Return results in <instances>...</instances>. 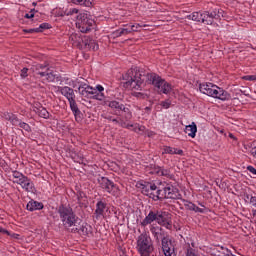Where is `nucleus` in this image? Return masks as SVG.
<instances>
[{
    "mask_svg": "<svg viewBox=\"0 0 256 256\" xmlns=\"http://www.w3.org/2000/svg\"><path fill=\"white\" fill-rule=\"evenodd\" d=\"M136 187L141 190L143 195H147L150 199L154 201H159V199H179V190L171 184H166V186L161 189L155 184L137 182Z\"/></svg>",
    "mask_w": 256,
    "mask_h": 256,
    "instance_id": "obj_1",
    "label": "nucleus"
},
{
    "mask_svg": "<svg viewBox=\"0 0 256 256\" xmlns=\"http://www.w3.org/2000/svg\"><path fill=\"white\" fill-rule=\"evenodd\" d=\"M124 87L126 89H130L133 91L132 95L134 97H145V95L141 92H135V91H140V89L143 88V82L145 81V76L141 74V72L137 70H129L125 75H124Z\"/></svg>",
    "mask_w": 256,
    "mask_h": 256,
    "instance_id": "obj_2",
    "label": "nucleus"
},
{
    "mask_svg": "<svg viewBox=\"0 0 256 256\" xmlns=\"http://www.w3.org/2000/svg\"><path fill=\"white\" fill-rule=\"evenodd\" d=\"M199 89L200 93L213 97V99H219L220 101H229L231 99L229 92L210 82L200 84Z\"/></svg>",
    "mask_w": 256,
    "mask_h": 256,
    "instance_id": "obj_3",
    "label": "nucleus"
},
{
    "mask_svg": "<svg viewBox=\"0 0 256 256\" xmlns=\"http://www.w3.org/2000/svg\"><path fill=\"white\" fill-rule=\"evenodd\" d=\"M78 91L82 97H87L88 99H95L96 101H105V88L98 84L95 88L92 86L81 83L78 85Z\"/></svg>",
    "mask_w": 256,
    "mask_h": 256,
    "instance_id": "obj_4",
    "label": "nucleus"
},
{
    "mask_svg": "<svg viewBox=\"0 0 256 256\" xmlns=\"http://www.w3.org/2000/svg\"><path fill=\"white\" fill-rule=\"evenodd\" d=\"M153 221H156L158 225H163L164 227H171V220H169V213L161 211H150L148 215L143 219L141 225L147 227L151 225Z\"/></svg>",
    "mask_w": 256,
    "mask_h": 256,
    "instance_id": "obj_5",
    "label": "nucleus"
},
{
    "mask_svg": "<svg viewBox=\"0 0 256 256\" xmlns=\"http://www.w3.org/2000/svg\"><path fill=\"white\" fill-rule=\"evenodd\" d=\"M136 249L141 256L151 255L152 251L154 250V247L153 240L151 239V236L148 233L144 232L137 237Z\"/></svg>",
    "mask_w": 256,
    "mask_h": 256,
    "instance_id": "obj_6",
    "label": "nucleus"
},
{
    "mask_svg": "<svg viewBox=\"0 0 256 256\" xmlns=\"http://www.w3.org/2000/svg\"><path fill=\"white\" fill-rule=\"evenodd\" d=\"M221 17V11L214 10L212 12H193L187 16L190 21H196L197 23H204V25H213L214 19H219Z\"/></svg>",
    "mask_w": 256,
    "mask_h": 256,
    "instance_id": "obj_7",
    "label": "nucleus"
},
{
    "mask_svg": "<svg viewBox=\"0 0 256 256\" xmlns=\"http://www.w3.org/2000/svg\"><path fill=\"white\" fill-rule=\"evenodd\" d=\"M58 213L60 215V219L64 225V227H77V225H81V219L75 216L73 210L71 208H67L65 206H60L58 209Z\"/></svg>",
    "mask_w": 256,
    "mask_h": 256,
    "instance_id": "obj_8",
    "label": "nucleus"
},
{
    "mask_svg": "<svg viewBox=\"0 0 256 256\" xmlns=\"http://www.w3.org/2000/svg\"><path fill=\"white\" fill-rule=\"evenodd\" d=\"M58 91L69 101L70 109L74 113L76 120L81 119V110H79L77 102H75V92L73 89L68 86L58 87Z\"/></svg>",
    "mask_w": 256,
    "mask_h": 256,
    "instance_id": "obj_9",
    "label": "nucleus"
},
{
    "mask_svg": "<svg viewBox=\"0 0 256 256\" xmlns=\"http://www.w3.org/2000/svg\"><path fill=\"white\" fill-rule=\"evenodd\" d=\"M12 178L13 183L20 185L24 191H27V193H35V184L31 179H29V177L23 175V173L19 171H13Z\"/></svg>",
    "mask_w": 256,
    "mask_h": 256,
    "instance_id": "obj_10",
    "label": "nucleus"
},
{
    "mask_svg": "<svg viewBox=\"0 0 256 256\" xmlns=\"http://www.w3.org/2000/svg\"><path fill=\"white\" fill-rule=\"evenodd\" d=\"M76 27L81 33H89L95 27V20L87 13H80L76 17Z\"/></svg>",
    "mask_w": 256,
    "mask_h": 256,
    "instance_id": "obj_11",
    "label": "nucleus"
},
{
    "mask_svg": "<svg viewBox=\"0 0 256 256\" xmlns=\"http://www.w3.org/2000/svg\"><path fill=\"white\" fill-rule=\"evenodd\" d=\"M147 79L149 83L154 85L155 89H157L158 93H164V95H167L168 93H171V84L169 82L161 79L157 74H148Z\"/></svg>",
    "mask_w": 256,
    "mask_h": 256,
    "instance_id": "obj_12",
    "label": "nucleus"
},
{
    "mask_svg": "<svg viewBox=\"0 0 256 256\" xmlns=\"http://www.w3.org/2000/svg\"><path fill=\"white\" fill-rule=\"evenodd\" d=\"M100 187L110 193V195H114V197H119L120 190L115 183L111 182L108 178L102 177L99 179Z\"/></svg>",
    "mask_w": 256,
    "mask_h": 256,
    "instance_id": "obj_13",
    "label": "nucleus"
},
{
    "mask_svg": "<svg viewBox=\"0 0 256 256\" xmlns=\"http://www.w3.org/2000/svg\"><path fill=\"white\" fill-rule=\"evenodd\" d=\"M36 71H38V75H40V77H44L46 79V81H48L49 83L55 81V76L53 74V72H51V70H49V68H47V66H43L41 64L36 65Z\"/></svg>",
    "mask_w": 256,
    "mask_h": 256,
    "instance_id": "obj_14",
    "label": "nucleus"
},
{
    "mask_svg": "<svg viewBox=\"0 0 256 256\" xmlns=\"http://www.w3.org/2000/svg\"><path fill=\"white\" fill-rule=\"evenodd\" d=\"M5 119H7V121H10L12 123V125H18V127H20L21 129H24V131H31V126H29V124L25 123V122H21L19 119H17V116H15V114L12 113H6L5 114Z\"/></svg>",
    "mask_w": 256,
    "mask_h": 256,
    "instance_id": "obj_15",
    "label": "nucleus"
},
{
    "mask_svg": "<svg viewBox=\"0 0 256 256\" xmlns=\"http://www.w3.org/2000/svg\"><path fill=\"white\" fill-rule=\"evenodd\" d=\"M162 251L165 256H177L175 254V247H173V244L167 238L162 239Z\"/></svg>",
    "mask_w": 256,
    "mask_h": 256,
    "instance_id": "obj_16",
    "label": "nucleus"
},
{
    "mask_svg": "<svg viewBox=\"0 0 256 256\" xmlns=\"http://www.w3.org/2000/svg\"><path fill=\"white\" fill-rule=\"evenodd\" d=\"M108 106L111 109H114V111H123V113H126L127 119H131V111H129V108H126L123 104H119L117 101H111L108 103Z\"/></svg>",
    "mask_w": 256,
    "mask_h": 256,
    "instance_id": "obj_17",
    "label": "nucleus"
},
{
    "mask_svg": "<svg viewBox=\"0 0 256 256\" xmlns=\"http://www.w3.org/2000/svg\"><path fill=\"white\" fill-rule=\"evenodd\" d=\"M72 233H81L82 235H89L91 233V226L86 223L77 224L75 228L72 229Z\"/></svg>",
    "mask_w": 256,
    "mask_h": 256,
    "instance_id": "obj_18",
    "label": "nucleus"
},
{
    "mask_svg": "<svg viewBox=\"0 0 256 256\" xmlns=\"http://www.w3.org/2000/svg\"><path fill=\"white\" fill-rule=\"evenodd\" d=\"M150 173L152 175H159L160 177H167V175H169V170L163 169L159 166H151Z\"/></svg>",
    "mask_w": 256,
    "mask_h": 256,
    "instance_id": "obj_19",
    "label": "nucleus"
},
{
    "mask_svg": "<svg viewBox=\"0 0 256 256\" xmlns=\"http://www.w3.org/2000/svg\"><path fill=\"white\" fill-rule=\"evenodd\" d=\"M185 133L186 135H188V137L195 139L197 135V124H195V122H192L190 125H187L185 127Z\"/></svg>",
    "mask_w": 256,
    "mask_h": 256,
    "instance_id": "obj_20",
    "label": "nucleus"
},
{
    "mask_svg": "<svg viewBox=\"0 0 256 256\" xmlns=\"http://www.w3.org/2000/svg\"><path fill=\"white\" fill-rule=\"evenodd\" d=\"M27 211H41L43 209V203L31 200L27 203Z\"/></svg>",
    "mask_w": 256,
    "mask_h": 256,
    "instance_id": "obj_21",
    "label": "nucleus"
},
{
    "mask_svg": "<svg viewBox=\"0 0 256 256\" xmlns=\"http://www.w3.org/2000/svg\"><path fill=\"white\" fill-rule=\"evenodd\" d=\"M33 111L39 115V117H42L43 119H49V111L47 109L43 108V106H34Z\"/></svg>",
    "mask_w": 256,
    "mask_h": 256,
    "instance_id": "obj_22",
    "label": "nucleus"
},
{
    "mask_svg": "<svg viewBox=\"0 0 256 256\" xmlns=\"http://www.w3.org/2000/svg\"><path fill=\"white\" fill-rule=\"evenodd\" d=\"M122 127L131 129V131H135L136 133H143V131H145V126H141L139 124H123Z\"/></svg>",
    "mask_w": 256,
    "mask_h": 256,
    "instance_id": "obj_23",
    "label": "nucleus"
},
{
    "mask_svg": "<svg viewBox=\"0 0 256 256\" xmlns=\"http://www.w3.org/2000/svg\"><path fill=\"white\" fill-rule=\"evenodd\" d=\"M163 153H166L168 155H183V150L181 149H177V148H173L170 146H165Z\"/></svg>",
    "mask_w": 256,
    "mask_h": 256,
    "instance_id": "obj_24",
    "label": "nucleus"
},
{
    "mask_svg": "<svg viewBox=\"0 0 256 256\" xmlns=\"http://www.w3.org/2000/svg\"><path fill=\"white\" fill-rule=\"evenodd\" d=\"M51 25L48 23H42L38 28L26 30V33H41L44 29H49Z\"/></svg>",
    "mask_w": 256,
    "mask_h": 256,
    "instance_id": "obj_25",
    "label": "nucleus"
},
{
    "mask_svg": "<svg viewBox=\"0 0 256 256\" xmlns=\"http://www.w3.org/2000/svg\"><path fill=\"white\" fill-rule=\"evenodd\" d=\"M70 41L74 47H79L81 45V36L79 34L73 33L70 35Z\"/></svg>",
    "mask_w": 256,
    "mask_h": 256,
    "instance_id": "obj_26",
    "label": "nucleus"
},
{
    "mask_svg": "<svg viewBox=\"0 0 256 256\" xmlns=\"http://www.w3.org/2000/svg\"><path fill=\"white\" fill-rule=\"evenodd\" d=\"M95 213L97 218L103 217V213H105V203L98 202Z\"/></svg>",
    "mask_w": 256,
    "mask_h": 256,
    "instance_id": "obj_27",
    "label": "nucleus"
},
{
    "mask_svg": "<svg viewBox=\"0 0 256 256\" xmlns=\"http://www.w3.org/2000/svg\"><path fill=\"white\" fill-rule=\"evenodd\" d=\"M72 3L82 7H91V5H93V0H72Z\"/></svg>",
    "mask_w": 256,
    "mask_h": 256,
    "instance_id": "obj_28",
    "label": "nucleus"
},
{
    "mask_svg": "<svg viewBox=\"0 0 256 256\" xmlns=\"http://www.w3.org/2000/svg\"><path fill=\"white\" fill-rule=\"evenodd\" d=\"M150 231L152 233V235L155 237V239H157V241H159L161 239V229L159 227H151Z\"/></svg>",
    "mask_w": 256,
    "mask_h": 256,
    "instance_id": "obj_29",
    "label": "nucleus"
},
{
    "mask_svg": "<svg viewBox=\"0 0 256 256\" xmlns=\"http://www.w3.org/2000/svg\"><path fill=\"white\" fill-rule=\"evenodd\" d=\"M131 33L135 32V31H139V29H141V27H147V25H141V24H132V25H128Z\"/></svg>",
    "mask_w": 256,
    "mask_h": 256,
    "instance_id": "obj_30",
    "label": "nucleus"
},
{
    "mask_svg": "<svg viewBox=\"0 0 256 256\" xmlns=\"http://www.w3.org/2000/svg\"><path fill=\"white\" fill-rule=\"evenodd\" d=\"M161 107L163 109H169L171 107V101L170 100H165L160 103Z\"/></svg>",
    "mask_w": 256,
    "mask_h": 256,
    "instance_id": "obj_31",
    "label": "nucleus"
},
{
    "mask_svg": "<svg viewBox=\"0 0 256 256\" xmlns=\"http://www.w3.org/2000/svg\"><path fill=\"white\" fill-rule=\"evenodd\" d=\"M126 27L127 28H120V31H121L122 35H129V33H131L129 25H127Z\"/></svg>",
    "mask_w": 256,
    "mask_h": 256,
    "instance_id": "obj_32",
    "label": "nucleus"
},
{
    "mask_svg": "<svg viewBox=\"0 0 256 256\" xmlns=\"http://www.w3.org/2000/svg\"><path fill=\"white\" fill-rule=\"evenodd\" d=\"M35 17V9H32L30 13L25 14L26 19H33Z\"/></svg>",
    "mask_w": 256,
    "mask_h": 256,
    "instance_id": "obj_33",
    "label": "nucleus"
},
{
    "mask_svg": "<svg viewBox=\"0 0 256 256\" xmlns=\"http://www.w3.org/2000/svg\"><path fill=\"white\" fill-rule=\"evenodd\" d=\"M72 159H73L76 163H83V158L77 156V154H74V156H72Z\"/></svg>",
    "mask_w": 256,
    "mask_h": 256,
    "instance_id": "obj_34",
    "label": "nucleus"
},
{
    "mask_svg": "<svg viewBox=\"0 0 256 256\" xmlns=\"http://www.w3.org/2000/svg\"><path fill=\"white\" fill-rule=\"evenodd\" d=\"M77 13H79V10L77 8H73L67 12V15H77Z\"/></svg>",
    "mask_w": 256,
    "mask_h": 256,
    "instance_id": "obj_35",
    "label": "nucleus"
},
{
    "mask_svg": "<svg viewBox=\"0 0 256 256\" xmlns=\"http://www.w3.org/2000/svg\"><path fill=\"white\" fill-rule=\"evenodd\" d=\"M29 71V69L27 68H23L21 70L20 76L22 77V79H25V77H27V72Z\"/></svg>",
    "mask_w": 256,
    "mask_h": 256,
    "instance_id": "obj_36",
    "label": "nucleus"
},
{
    "mask_svg": "<svg viewBox=\"0 0 256 256\" xmlns=\"http://www.w3.org/2000/svg\"><path fill=\"white\" fill-rule=\"evenodd\" d=\"M121 36H123L121 32V28L113 32V37H121Z\"/></svg>",
    "mask_w": 256,
    "mask_h": 256,
    "instance_id": "obj_37",
    "label": "nucleus"
},
{
    "mask_svg": "<svg viewBox=\"0 0 256 256\" xmlns=\"http://www.w3.org/2000/svg\"><path fill=\"white\" fill-rule=\"evenodd\" d=\"M247 171H249V173H252V175H256V169L253 166H248Z\"/></svg>",
    "mask_w": 256,
    "mask_h": 256,
    "instance_id": "obj_38",
    "label": "nucleus"
},
{
    "mask_svg": "<svg viewBox=\"0 0 256 256\" xmlns=\"http://www.w3.org/2000/svg\"><path fill=\"white\" fill-rule=\"evenodd\" d=\"M246 81H255V75H247L244 77Z\"/></svg>",
    "mask_w": 256,
    "mask_h": 256,
    "instance_id": "obj_39",
    "label": "nucleus"
},
{
    "mask_svg": "<svg viewBox=\"0 0 256 256\" xmlns=\"http://www.w3.org/2000/svg\"><path fill=\"white\" fill-rule=\"evenodd\" d=\"M250 203H251V205H252L253 207L256 208V197H255V196H252V197L250 198Z\"/></svg>",
    "mask_w": 256,
    "mask_h": 256,
    "instance_id": "obj_40",
    "label": "nucleus"
},
{
    "mask_svg": "<svg viewBox=\"0 0 256 256\" xmlns=\"http://www.w3.org/2000/svg\"><path fill=\"white\" fill-rule=\"evenodd\" d=\"M194 211L196 213H205V210H203V208H199V206H196V208H194Z\"/></svg>",
    "mask_w": 256,
    "mask_h": 256,
    "instance_id": "obj_41",
    "label": "nucleus"
},
{
    "mask_svg": "<svg viewBox=\"0 0 256 256\" xmlns=\"http://www.w3.org/2000/svg\"><path fill=\"white\" fill-rule=\"evenodd\" d=\"M0 233H2L3 235H10L9 231H7L6 229H4L1 226H0Z\"/></svg>",
    "mask_w": 256,
    "mask_h": 256,
    "instance_id": "obj_42",
    "label": "nucleus"
},
{
    "mask_svg": "<svg viewBox=\"0 0 256 256\" xmlns=\"http://www.w3.org/2000/svg\"><path fill=\"white\" fill-rule=\"evenodd\" d=\"M188 207H189V209L191 210V211H195V208L197 207L195 204H193V203H189L188 204Z\"/></svg>",
    "mask_w": 256,
    "mask_h": 256,
    "instance_id": "obj_43",
    "label": "nucleus"
},
{
    "mask_svg": "<svg viewBox=\"0 0 256 256\" xmlns=\"http://www.w3.org/2000/svg\"><path fill=\"white\" fill-rule=\"evenodd\" d=\"M97 49H99V45L95 44L94 47H93V51H97Z\"/></svg>",
    "mask_w": 256,
    "mask_h": 256,
    "instance_id": "obj_44",
    "label": "nucleus"
},
{
    "mask_svg": "<svg viewBox=\"0 0 256 256\" xmlns=\"http://www.w3.org/2000/svg\"><path fill=\"white\" fill-rule=\"evenodd\" d=\"M79 85V82H75V84H73V87L75 88V87H77Z\"/></svg>",
    "mask_w": 256,
    "mask_h": 256,
    "instance_id": "obj_45",
    "label": "nucleus"
},
{
    "mask_svg": "<svg viewBox=\"0 0 256 256\" xmlns=\"http://www.w3.org/2000/svg\"><path fill=\"white\" fill-rule=\"evenodd\" d=\"M32 5L35 7V5H37V3L33 2Z\"/></svg>",
    "mask_w": 256,
    "mask_h": 256,
    "instance_id": "obj_46",
    "label": "nucleus"
},
{
    "mask_svg": "<svg viewBox=\"0 0 256 256\" xmlns=\"http://www.w3.org/2000/svg\"><path fill=\"white\" fill-rule=\"evenodd\" d=\"M229 137H231V139H233V134H230Z\"/></svg>",
    "mask_w": 256,
    "mask_h": 256,
    "instance_id": "obj_47",
    "label": "nucleus"
},
{
    "mask_svg": "<svg viewBox=\"0 0 256 256\" xmlns=\"http://www.w3.org/2000/svg\"><path fill=\"white\" fill-rule=\"evenodd\" d=\"M255 81H256V75H255Z\"/></svg>",
    "mask_w": 256,
    "mask_h": 256,
    "instance_id": "obj_48",
    "label": "nucleus"
}]
</instances>
